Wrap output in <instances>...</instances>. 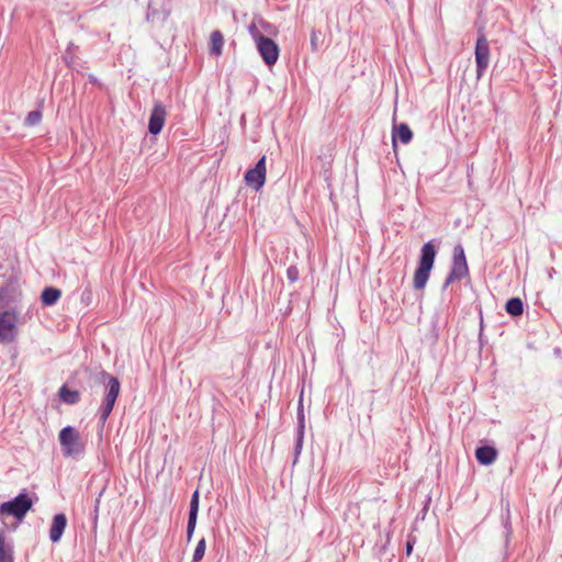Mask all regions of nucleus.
I'll return each instance as SVG.
<instances>
[{"mask_svg":"<svg viewBox=\"0 0 562 562\" xmlns=\"http://www.w3.org/2000/svg\"><path fill=\"white\" fill-rule=\"evenodd\" d=\"M67 527V517L64 513H59L54 515L49 528V540L53 543H57L60 541L64 531Z\"/></svg>","mask_w":562,"mask_h":562,"instance_id":"12","label":"nucleus"},{"mask_svg":"<svg viewBox=\"0 0 562 562\" xmlns=\"http://www.w3.org/2000/svg\"><path fill=\"white\" fill-rule=\"evenodd\" d=\"M205 549H206V541L204 538H202L199 540V542L194 549L192 559H194V561H201L205 554Z\"/></svg>","mask_w":562,"mask_h":562,"instance_id":"23","label":"nucleus"},{"mask_svg":"<svg viewBox=\"0 0 562 562\" xmlns=\"http://www.w3.org/2000/svg\"><path fill=\"white\" fill-rule=\"evenodd\" d=\"M42 120V112L40 110H33L27 113L25 117V125L27 126H35L37 125Z\"/></svg>","mask_w":562,"mask_h":562,"instance_id":"22","label":"nucleus"},{"mask_svg":"<svg viewBox=\"0 0 562 562\" xmlns=\"http://www.w3.org/2000/svg\"><path fill=\"white\" fill-rule=\"evenodd\" d=\"M58 439L65 457H78L83 453L85 445L81 442L79 432L75 427H64L59 431Z\"/></svg>","mask_w":562,"mask_h":562,"instance_id":"5","label":"nucleus"},{"mask_svg":"<svg viewBox=\"0 0 562 562\" xmlns=\"http://www.w3.org/2000/svg\"><path fill=\"white\" fill-rule=\"evenodd\" d=\"M440 239H430L425 243L420 248V254L417 261V268L414 272L413 286L415 290H424L431 270L435 265V260L440 247Z\"/></svg>","mask_w":562,"mask_h":562,"instance_id":"1","label":"nucleus"},{"mask_svg":"<svg viewBox=\"0 0 562 562\" xmlns=\"http://www.w3.org/2000/svg\"><path fill=\"white\" fill-rule=\"evenodd\" d=\"M166 115L167 111L165 105L161 102H155L148 120V132L151 135H158L161 132Z\"/></svg>","mask_w":562,"mask_h":562,"instance_id":"11","label":"nucleus"},{"mask_svg":"<svg viewBox=\"0 0 562 562\" xmlns=\"http://www.w3.org/2000/svg\"><path fill=\"white\" fill-rule=\"evenodd\" d=\"M19 310L11 307L0 313V342H12L16 335Z\"/></svg>","mask_w":562,"mask_h":562,"instance_id":"6","label":"nucleus"},{"mask_svg":"<svg viewBox=\"0 0 562 562\" xmlns=\"http://www.w3.org/2000/svg\"><path fill=\"white\" fill-rule=\"evenodd\" d=\"M99 382L105 385V394L99 408V422L104 425L119 397L121 384L117 378L104 370L99 373Z\"/></svg>","mask_w":562,"mask_h":562,"instance_id":"2","label":"nucleus"},{"mask_svg":"<svg viewBox=\"0 0 562 562\" xmlns=\"http://www.w3.org/2000/svg\"><path fill=\"white\" fill-rule=\"evenodd\" d=\"M104 491H105V486L100 491V493L98 494V496H97V498L94 501V506H93L94 521H97V519H98L100 502H101V497H102Z\"/></svg>","mask_w":562,"mask_h":562,"instance_id":"29","label":"nucleus"},{"mask_svg":"<svg viewBox=\"0 0 562 562\" xmlns=\"http://www.w3.org/2000/svg\"><path fill=\"white\" fill-rule=\"evenodd\" d=\"M199 505H200L199 491L195 490L190 499V508H189L188 519L198 520Z\"/></svg>","mask_w":562,"mask_h":562,"instance_id":"21","label":"nucleus"},{"mask_svg":"<svg viewBox=\"0 0 562 562\" xmlns=\"http://www.w3.org/2000/svg\"><path fill=\"white\" fill-rule=\"evenodd\" d=\"M72 56L70 55V52H66L65 55H64V60L67 65H70L72 63Z\"/></svg>","mask_w":562,"mask_h":562,"instance_id":"32","label":"nucleus"},{"mask_svg":"<svg viewBox=\"0 0 562 562\" xmlns=\"http://www.w3.org/2000/svg\"><path fill=\"white\" fill-rule=\"evenodd\" d=\"M296 434L305 435V415H304V408H303V396H300L299 403H297V411H296Z\"/></svg>","mask_w":562,"mask_h":562,"instance_id":"20","label":"nucleus"},{"mask_svg":"<svg viewBox=\"0 0 562 562\" xmlns=\"http://www.w3.org/2000/svg\"><path fill=\"white\" fill-rule=\"evenodd\" d=\"M505 311L513 317L521 316L524 313V303L520 297H510L505 304Z\"/></svg>","mask_w":562,"mask_h":562,"instance_id":"16","label":"nucleus"},{"mask_svg":"<svg viewBox=\"0 0 562 562\" xmlns=\"http://www.w3.org/2000/svg\"><path fill=\"white\" fill-rule=\"evenodd\" d=\"M195 527H196V520L194 519H188V524H187V541L190 542L192 537H193V533H194V530H195Z\"/></svg>","mask_w":562,"mask_h":562,"instance_id":"27","label":"nucleus"},{"mask_svg":"<svg viewBox=\"0 0 562 562\" xmlns=\"http://www.w3.org/2000/svg\"><path fill=\"white\" fill-rule=\"evenodd\" d=\"M248 33L250 34L251 38L254 40V42L257 44L258 42H260V40H263L266 36L260 32V30L258 29L257 24L255 22H252L251 24L248 25Z\"/></svg>","mask_w":562,"mask_h":562,"instance_id":"24","label":"nucleus"},{"mask_svg":"<svg viewBox=\"0 0 562 562\" xmlns=\"http://www.w3.org/2000/svg\"><path fill=\"white\" fill-rule=\"evenodd\" d=\"M490 44L486 36L483 33H480L474 49L475 56V67H476V78L481 79L485 74L488 65H490Z\"/></svg>","mask_w":562,"mask_h":562,"instance_id":"7","label":"nucleus"},{"mask_svg":"<svg viewBox=\"0 0 562 562\" xmlns=\"http://www.w3.org/2000/svg\"><path fill=\"white\" fill-rule=\"evenodd\" d=\"M415 538L414 537H409L406 541V544H405V551H406V555H411L412 552H413V548H414V544H415Z\"/></svg>","mask_w":562,"mask_h":562,"instance_id":"30","label":"nucleus"},{"mask_svg":"<svg viewBox=\"0 0 562 562\" xmlns=\"http://www.w3.org/2000/svg\"><path fill=\"white\" fill-rule=\"evenodd\" d=\"M475 458L482 465L492 464L497 458V450L493 446H480L475 450Z\"/></svg>","mask_w":562,"mask_h":562,"instance_id":"14","label":"nucleus"},{"mask_svg":"<svg viewBox=\"0 0 562 562\" xmlns=\"http://www.w3.org/2000/svg\"><path fill=\"white\" fill-rule=\"evenodd\" d=\"M0 562H14L13 548L5 544L2 535H0Z\"/></svg>","mask_w":562,"mask_h":562,"instance_id":"19","label":"nucleus"},{"mask_svg":"<svg viewBox=\"0 0 562 562\" xmlns=\"http://www.w3.org/2000/svg\"><path fill=\"white\" fill-rule=\"evenodd\" d=\"M20 300L21 291L13 282H8L0 286V308L15 307L18 310Z\"/></svg>","mask_w":562,"mask_h":562,"instance_id":"10","label":"nucleus"},{"mask_svg":"<svg viewBox=\"0 0 562 562\" xmlns=\"http://www.w3.org/2000/svg\"><path fill=\"white\" fill-rule=\"evenodd\" d=\"M223 44V34L218 30L213 31L211 34L210 53L212 55L220 56L222 54Z\"/></svg>","mask_w":562,"mask_h":562,"instance_id":"17","label":"nucleus"},{"mask_svg":"<svg viewBox=\"0 0 562 562\" xmlns=\"http://www.w3.org/2000/svg\"><path fill=\"white\" fill-rule=\"evenodd\" d=\"M159 15H160V12L157 9L153 8L151 3L149 2L147 13H146L147 21H154Z\"/></svg>","mask_w":562,"mask_h":562,"instance_id":"28","label":"nucleus"},{"mask_svg":"<svg viewBox=\"0 0 562 562\" xmlns=\"http://www.w3.org/2000/svg\"><path fill=\"white\" fill-rule=\"evenodd\" d=\"M74 47H75V45H74L72 43H69V45H68V47H67L66 52H68V53H69L71 49H74Z\"/></svg>","mask_w":562,"mask_h":562,"instance_id":"33","label":"nucleus"},{"mask_svg":"<svg viewBox=\"0 0 562 562\" xmlns=\"http://www.w3.org/2000/svg\"><path fill=\"white\" fill-rule=\"evenodd\" d=\"M259 25L268 33H272L274 29L269 22L265 21L263 19L259 20Z\"/></svg>","mask_w":562,"mask_h":562,"instance_id":"31","label":"nucleus"},{"mask_svg":"<svg viewBox=\"0 0 562 562\" xmlns=\"http://www.w3.org/2000/svg\"><path fill=\"white\" fill-rule=\"evenodd\" d=\"M191 562H201V561H194V559H192V561H191Z\"/></svg>","mask_w":562,"mask_h":562,"instance_id":"35","label":"nucleus"},{"mask_svg":"<svg viewBox=\"0 0 562 562\" xmlns=\"http://www.w3.org/2000/svg\"><path fill=\"white\" fill-rule=\"evenodd\" d=\"M286 278L291 283H295L300 278V271L296 266H290L286 269Z\"/></svg>","mask_w":562,"mask_h":562,"instance_id":"26","label":"nucleus"},{"mask_svg":"<svg viewBox=\"0 0 562 562\" xmlns=\"http://www.w3.org/2000/svg\"><path fill=\"white\" fill-rule=\"evenodd\" d=\"M469 274V267L465 252L462 245L458 244L453 248L452 265L446 280L442 284V291H446L450 284L459 281Z\"/></svg>","mask_w":562,"mask_h":562,"instance_id":"4","label":"nucleus"},{"mask_svg":"<svg viewBox=\"0 0 562 562\" xmlns=\"http://www.w3.org/2000/svg\"><path fill=\"white\" fill-rule=\"evenodd\" d=\"M60 400L69 405L77 404L80 401V394L78 391L70 390L67 385H63L59 389Z\"/></svg>","mask_w":562,"mask_h":562,"instance_id":"18","label":"nucleus"},{"mask_svg":"<svg viewBox=\"0 0 562 562\" xmlns=\"http://www.w3.org/2000/svg\"><path fill=\"white\" fill-rule=\"evenodd\" d=\"M34 502L27 492L23 491L10 501L0 504V516H12L22 520L32 508Z\"/></svg>","mask_w":562,"mask_h":562,"instance_id":"3","label":"nucleus"},{"mask_svg":"<svg viewBox=\"0 0 562 562\" xmlns=\"http://www.w3.org/2000/svg\"><path fill=\"white\" fill-rule=\"evenodd\" d=\"M257 50L265 64L269 67L273 66L279 59V46L270 37H265L256 44Z\"/></svg>","mask_w":562,"mask_h":562,"instance_id":"9","label":"nucleus"},{"mask_svg":"<svg viewBox=\"0 0 562 562\" xmlns=\"http://www.w3.org/2000/svg\"><path fill=\"white\" fill-rule=\"evenodd\" d=\"M553 273H555V270L554 268H551L549 271V278H552Z\"/></svg>","mask_w":562,"mask_h":562,"instance_id":"34","label":"nucleus"},{"mask_svg":"<svg viewBox=\"0 0 562 562\" xmlns=\"http://www.w3.org/2000/svg\"><path fill=\"white\" fill-rule=\"evenodd\" d=\"M304 435L296 434L294 445V462L297 461L303 449Z\"/></svg>","mask_w":562,"mask_h":562,"instance_id":"25","label":"nucleus"},{"mask_svg":"<svg viewBox=\"0 0 562 562\" xmlns=\"http://www.w3.org/2000/svg\"><path fill=\"white\" fill-rule=\"evenodd\" d=\"M413 138V132L408 124L401 123L398 125H393L392 130V144L393 147L396 146L397 142L402 144H408Z\"/></svg>","mask_w":562,"mask_h":562,"instance_id":"13","label":"nucleus"},{"mask_svg":"<svg viewBox=\"0 0 562 562\" xmlns=\"http://www.w3.org/2000/svg\"><path fill=\"white\" fill-rule=\"evenodd\" d=\"M266 156L258 159L255 166L245 172L246 184L255 191H259L266 182Z\"/></svg>","mask_w":562,"mask_h":562,"instance_id":"8","label":"nucleus"},{"mask_svg":"<svg viewBox=\"0 0 562 562\" xmlns=\"http://www.w3.org/2000/svg\"><path fill=\"white\" fill-rule=\"evenodd\" d=\"M61 296V291L55 286H46L41 294V302L44 306H53Z\"/></svg>","mask_w":562,"mask_h":562,"instance_id":"15","label":"nucleus"}]
</instances>
